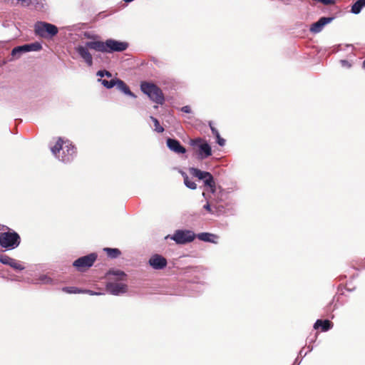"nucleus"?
<instances>
[{
    "label": "nucleus",
    "instance_id": "nucleus-17",
    "mask_svg": "<svg viewBox=\"0 0 365 365\" xmlns=\"http://www.w3.org/2000/svg\"><path fill=\"white\" fill-rule=\"evenodd\" d=\"M190 171L192 175H193L195 177H197L200 180H205L210 176V173L202 171L197 168H190Z\"/></svg>",
    "mask_w": 365,
    "mask_h": 365
},
{
    "label": "nucleus",
    "instance_id": "nucleus-16",
    "mask_svg": "<svg viewBox=\"0 0 365 365\" xmlns=\"http://www.w3.org/2000/svg\"><path fill=\"white\" fill-rule=\"evenodd\" d=\"M116 86L117 88L123 93L128 95L133 98H136V96L133 92L130 91L129 87L123 81L117 79Z\"/></svg>",
    "mask_w": 365,
    "mask_h": 365
},
{
    "label": "nucleus",
    "instance_id": "nucleus-36",
    "mask_svg": "<svg viewBox=\"0 0 365 365\" xmlns=\"http://www.w3.org/2000/svg\"><path fill=\"white\" fill-rule=\"evenodd\" d=\"M82 291H84L82 294H88L90 295H97V294H99V293H97V292H95L93 291L88 290V289H82Z\"/></svg>",
    "mask_w": 365,
    "mask_h": 365
},
{
    "label": "nucleus",
    "instance_id": "nucleus-4",
    "mask_svg": "<svg viewBox=\"0 0 365 365\" xmlns=\"http://www.w3.org/2000/svg\"><path fill=\"white\" fill-rule=\"evenodd\" d=\"M21 242L19 235L14 232H4L0 233V246L6 250H13L17 247Z\"/></svg>",
    "mask_w": 365,
    "mask_h": 365
},
{
    "label": "nucleus",
    "instance_id": "nucleus-14",
    "mask_svg": "<svg viewBox=\"0 0 365 365\" xmlns=\"http://www.w3.org/2000/svg\"><path fill=\"white\" fill-rule=\"evenodd\" d=\"M332 20L333 18L331 17H322L312 25L310 31L313 33H319L326 24L330 23Z\"/></svg>",
    "mask_w": 365,
    "mask_h": 365
},
{
    "label": "nucleus",
    "instance_id": "nucleus-9",
    "mask_svg": "<svg viewBox=\"0 0 365 365\" xmlns=\"http://www.w3.org/2000/svg\"><path fill=\"white\" fill-rule=\"evenodd\" d=\"M149 264L155 269H162L167 266V259L160 255H153L149 259Z\"/></svg>",
    "mask_w": 365,
    "mask_h": 365
},
{
    "label": "nucleus",
    "instance_id": "nucleus-25",
    "mask_svg": "<svg viewBox=\"0 0 365 365\" xmlns=\"http://www.w3.org/2000/svg\"><path fill=\"white\" fill-rule=\"evenodd\" d=\"M24 46L26 47V48H27L26 52H29V51H37L41 50L42 48L41 45L37 42L30 43V44H25Z\"/></svg>",
    "mask_w": 365,
    "mask_h": 365
},
{
    "label": "nucleus",
    "instance_id": "nucleus-6",
    "mask_svg": "<svg viewBox=\"0 0 365 365\" xmlns=\"http://www.w3.org/2000/svg\"><path fill=\"white\" fill-rule=\"evenodd\" d=\"M96 259L97 255L96 253H91L86 256L79 257L73 262V265L78 271L84 272L93 264Z\"/></svg>",
    "mask_w": 365,
    "mask_h": 365
},
{
    "label": "nucleus",
    "instance_id": "nucleus-24",
    "mask_svg": "<svg viewBox=\"0 0 365 365\" xmlns=\"http://www.w3.org/2000/svg\"><path fill=\"white\" fill-rule=\"evenodd\" d=\"M29 1H30V3L26 4V6H29V5H31L36 10H41L43 9V0H29Z\"/></svg>",
    "mask_w": 365,
    "mask_h": 365
},
{
    "label": "nucleus",
    "instance_id": "nucleus-3",
    "mask_svg": "<svg viewBox=\"0 0 365 365\" xmlns=\"http://www.w3.org/2000/svg\"><path fill=\"white\" fill-rule=\"evenodd\" d=\"M140 89L152 101L160 105L163 104L165 101L164 94L162 90L155 84L143 81L140 83Z\"/></svg>",
    "mask_w": 365,
    "mask_h": 365
},
{
    "label": "nucleus",
    "instance_id": "nucleus-7",
    "mask_svg": "<svg viewBox=\"0 0 365 365\" xmlns=\"http://www.w3.org/2000/svg\"><path fill=\"white\" fill-rule=\"evenodd\" d=\"M177 244H186L193 241L195 238V235L190 230H178L170 237Z\"/></svg>",
    "mask_w": 365,
    "mask_h": 365
},
{
    "label": "nucleus",
    "instance_id": "nucleus-33",
    "mask_svg": "<svg viewBox=\"0 0 365 365\" xmlns=\"http://www.w3.org/2000/svg\"><path fill=\"white\" fill-rule=\"evenodd\" d=\"M215 138L217 139V143L218 145H220V146H224L225 145V140L221 138L220 134H217V135L215 136Z\"/></svg>",
    "mask_w": 365,
    "mask_h": 365
},
{
    "label": "nucleus",
    "instance_id": "nucleus-35",
    "mask_svg": "<svg viewBox=\"0 0 365 365\" xmlns=\"http://www.w3.org/2000/svg\"><path fill=\"white\" fill-rule=\"evenodd\" d=\"M181 110L186 113H191V108L189 106H185L181 108Z\"/></svg>",
    "mask_w": 365,
    "mask_h": 365
},
{
    "label": "nucleus",
    "instance_id": "nucleus-5",
    "mask_svg": "<svg viewBox=\"0 0 365 365\" xmlns=\"http://www.w3.org/2000/svg\"><path fill=\"white\" fill-rule=\"evenodd\" d=\"M34 31L37 36L47 38L56 36L58 34V30L55 25L40 21L35 24Z\"/></svg>",
    "mask_w": 365,
    "mask_h": 365
},
{
    "label": "nucleus",
    "instance_id": "nucleus-20",
    "mask_svg": "<svg viewBox=\"0 0 365 365\" xmlns=\"http://www.w3.org/2000/svg\"><path fill=\"white\" fill-rule=\"evenodd\" d=\"M103 250L106 252L107 255L110 258H117L118 257L121 252L117 248H104Z\"/></svg>",
    "mask_w": 365,
    "mask_h": 365
},
{
    "label": "nucleus",
    "instance_id": "nucleus-15",
    "mask_svg": "<svg viewBox=\"0 0 365 365\" xmlns=\"http://www.w3.org/2000/svg\"><path fill=\"white\" fill-rule=\"evenodd\" d=\"M333 327V324L328 319L322 320L317 319L314 325V329L321 328L322 331H327L329 330Z\"/></svg>",
    "mask_w": 365,
    "mask_h": 365
},
{
    "label": "nucleus",
    "instance_id": "nucleus-10",
    "mask_svg": "<svg viewBox=\"0 0 365 365\" xmlns=\"http://www.w3.org/2000/svg\"><path fill=\"white\" fill-rule=\"evenodd\" d=\"M88 49H91L90 47L87 46V42L86 43L85 46H79L76 48V51L79 54V56L86 61L88 66H91L93 65V57Z\"/></svg>",
    "mask_w": 365,
    "mask_h": 365
},
{
    "label": "nucleus",
    "instance_id": "nucleus-12",
    "mask_svg": "<svg viewBox=\"0 0 365 365\" xmlns=\"http://www.w3.org/2000/svg\"><path fill=\"white\" fill-rule=\"evenodd\" d=\"M0 262L2 264L9 265L16 270H22L24 269V266L21 264H20L17 260L6 255H0Z\"/></svg>",
    "mask_w": 365,
    "mask_h": 365
},
{
    "label": "nucleus",
    "instance_id": "nucleus-29",
    "mask_svg": "<svg viewBox=\"0 0 365 365\" xmlns=\"http://www.w3.org/2000/svg\"><path fill=\"white\" fill-rule=\"evenodd\" d=\"M150 119L154 123L155 130L158 133H163L164 131V128L160 125L158 120L153 116L150 117Z\"/></svg>",
    "mask_w": 365,
    "mask_h": 365
},
{
    "label": "nucleus",
    "instance_id": "nucleus-1",
    "mask_svg": "<svg viewBox=\"0 0 365 365\" xmlns=\"http://www.w3.org/2000/svg\"><path fill=\"white\" fill-rule=\"evenodd\" d=\"M87 46L91 49L102 53L121 52L125 51L128 47L126 42L118 41L112 38L106 41H88Z\"/></svg>",
    "mask_w": 365,
    "mask_h": 365
},
{
    "label": "nucleus",
    "instance_id": "nucleus-8",
    "mask_svg": "<svg viewBox=\"0 0 365 365\" xmlns=\"http://www.w3.org/2000/svg\"><path fill=\"white\" fill-rule=\"evenodd\" d=\"M192 145L198 146L197 155L201 160L208 158L212 155L210 145L202 138H196L191 140Z\"/></svg>",
    "mask_w": 365,
    "mask_h": 365
},
{
    "label": "nucleus",
    "instance_id": "nucleus-27",
    "mask_svg": "<svg viewBox=\"0 0 365 365\" xmlns=\"http://www.w3.org/2000/svg\"><path fill=\"white\" fill-rule=\"evenodd\" d=\"M100 81H101V83L107 88H113V86H116L117 83V79H111L110 81L103 79Z\"/></svg>",
    "mask_w": 365,
    "mask_h": 365
},
{
    "label": "nucleus",
    "instance_id": "nucleus-32",
    "mask_svg": "<svg viewBox=\"0 0 365 365\" xmlns=\"http://www.w3.org/2000/svg\"><path fill=\"white\" fill-rule=\"evenodd\" d=\"M97 76H101V77H104L105 76L107 77H110L111 73L109 71H105V70L104 71H98L97 73Z\"/></svg>",
    "mask_w": 365,
    "mask_h": 365
},
{
    "label": "nucleus",
    "instance_id": "nucleus-22",
    "mask_svg": "<svg viewBox=\"0 0 365 365\" xmlns=\"http://www.w3.org/2000/svg\"><path fill=\"white\" fill-rule=\"evenodd\" d=\"M62 291L67 294H81L84 292L82 291V289L76 287H64L62 288Z\"/></svg>",
    "mask_w": 365,
    "mask_h": 365
},
{
    "label": "nucleus",
    "instance_id": "nucleus-31",
    "mask_svg": "<svg viewBox=\"0 0 365 365\" xmlns=\"http://www.w3.org/2000/svg\"><path fill=\"white\" fill-rule=\"evenodd\" d=\"M203 208L206 210L209 213L214 215V208H213V204H210L209 202H207L204 206Z\"/></svg>",
    "mask_w": 365,
    "mask_h": 365
},
{
    "label": "nucleus",
    "instance_id": "nucleus-19",
    "mask_svg": "<svg viewBox=\"0 0 365 365\" xmlns=\"http://www.w3.org/2000/svg\"><path fill=\"white\" fill-rule=\"evenodd\" d=\"M364 6H365V0H358L351 6V12L357 14Z\"/></svg>",
    "mask_w": 365,
    "mask_h": 365
},
{
    "label": "nucleus",
    "instance_id": "nucleus-23",
    "mask_svg": "<svg viewBox=\"0 0 365 365\" xmlns=\"http://www.w3.org/2000/svg\"><path fill=\"white\" fill-rule=\"evenodd\" d=\"M205 185L208 186L212 192H215V182L212 175L210 173V176L204 180Z\"/></svg>",
    "mask_w": 365,
    "mask_h": 365
},
{
    "label": "nucleus",
    "instance_id": "nucleus-13",
    "mask_svg": "<svg viewBox=\"0 0 365 365\" xmlns=\"http://www.w3.org/2000/svg\"><path fill=\"white\" fill-rule=\"evenodd\" d=\"M167 145L170 150L176 153L184 154L186 152V149L175 139L168 138Z\"/></svg>",
    "mask_w": 365,
    "mask_h": 365
},
{
    "label": "nucleus",
    "instance_id": "nucleus-26",
    "mask_svg": "<svg viewBox=\"0 0 365 365\" xmlns=\"http://www.w3.org/2000/svg\"><path fill=\"white\" fill-rule=\"evenodd\" d=\"M213 208H214V212H215L214 215H217L222 214L225 211V207L222 205L217 204V203L213 205Z\"/></svg>",
    "mask_w": 365,
    "mask_h": 365
},
{
    "label": "nucleus",
    "instance_id": "nucleus-34",
    "mask_svg": "<svg viewBox=\"0 0 365 365\" xmlns=\"http://www.w3.org/2000/svg\"><path fill=\"white\" fill-rule=\"evenodd\" d=\"M340 63L341 65L343 66V67H345V68H349L351 67V63H349L348 61L346 60H341L340 61Z\"/></svg>",
    "mask_w": 365,
    "mask_h": 365
},
{
    "label": "nucleus",
    "instance_id": "nucleus-30",
    "mask_svg": "<svg viewBox=\"0 0 365 365\" xmlns=\"http://www.w3.org/2000/svg\"><path fill=\"white\" fill-rule=\"evenodd\" d=\"M109 274H112V275H114V276H117L118 277V279L119 280H125V277H126V274L122 272V271H119V270H117V271H110L109 272Z\"/></svg>",
    "mask_w": 365,
    "mask_h": 365
},
{
    "label": "nucleus",
    "instance_id": "nucleus-39",
    "mask_svg": "<svg viewBox=\"0 0 365 365\" xmlns=\"http://www.w3.org/2000/svg\"><path fill=\"white\" fill-rule=\"evenodd\" d=\"M363 67L365 68V60L363 62Z\"/></svg>",
    "mask_w": 365,
    "mask_h": 365
},
{
    "label": "nucleus",
    "instance_id": "nucleus-11",
    "mask_svg": "<svg viewBox=\"0 0 365 365\" xmlns=\"http://www.w3.org/2000/svg\"><path fill=\"white\" fill-rule=\"evenodd\" d=\"M106 289L112 294L118 295L127 291V285L123 283L109 282L106 284Z\"/></svg>",
    "mask_w": 365,
    "mask_h": 365
},
{
    "label": "nucleus",
    "instance_id": "nucleus-37",
    "mask_svg": "<svg viewBox=\"0 0 365 365\" xmlns=\"http://www.w3.org/2000/svg\"><path fill=\"white\" fill-rule=\"evenodd\" d=\"M212 133L215 135V136H217V134H220L218 130L215 128H212Z\"/></svg>",
    "mask_w": 365,
    "mask_h": 365
},
{
    "label": "nucleus",
    "instance_id": "nucleus-21",
    "mask_svg": "<svg viewBox=\"0 0 365 365\" xmlns=\"http://www.w3.org/2000/svg\"><path fill=\"white\" fill-rule=\"evenodd\" d=\"M182 175L183 176V178H184V183L185 185L190 189H192V190H195L197 188V185L195 182L190 180L187 176V175L182 172Z\"/></svg>",
    "mask_w": 365,
    "mask_h": 365
},
{
    "label": "nucleus",
    "instance_id": "nucleus-18",
    "mask_svg": "<svg viewBox=\"0 0 365 365\" xmlns=\"http://www.w3.org/2000/svg\"><path fill=\"white\" fill-rule=\"evenodd\" d=\"M26 49L24 45L16 46L12 49L11 54L14 58H19L23 53L26 52Z\"/></svg>",
    "mask_w": 365,
    "mask_h": 365
},
{
    "label": "nucleus",
    "instance_id": "nucleus-38",
    "mask_svg": "<svg viewBox=\"0 0 365 365\" xmlns=\"http://www.w3.org/2000/svg\"><path fill=\"white\" fill-rule=\"evenodd\" d=\"M209 125H210V129H211V130H212V128H215V127L212 125V123H211V122H210V123H209Z\"/></svg>",
    "mask_w": 365,
    "mask_h": 365
},
{
    "label": "nucleus",
    "instance_id": "nucleus-28",
    "mask_svg": "<svg viewBox=\"0 0 365 365\" xmlns=\"http://www.w3.org/2000/svg\"><path fill=\"white\" fill-rule=\"evenodd\" d=\"M213 235L207 232H202L197 235L199 240L205 242H212L211 240V237H213Z\"/></svg>",
    "mask_w": 365,
    "mask_h": 365
},
{
    "label": "nucleus",
    "instance_id": "nucleus-2",
    "mask_svg": "<svg viewBox=\"0 0 365 365\" xmlns=\"http://www.w3.org/2000/svg\"><path fill=\"white\" fill-rule=\"evenodd\" d=\"M51 150L55 157L63 163L73 160L76 153L74 145L69 141L63 140L61 138H58L56 144Z\"/></svg>",
    "mask_w": 365,
    "mask_h": 365
}]
</instances>
